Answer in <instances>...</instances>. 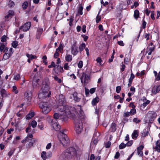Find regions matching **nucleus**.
<instances>
[{"mask_svg":"<svg viewBox=\"0 0 160 160\" xmlns=\"http://www.w3.org/2000/svg\"><path fill=\"white\" fill-rule=\"evenodd\" d=\"M59 56V52L56 51L54 55V58H57Z\"/></svg>","mask_w":160,"mask_h":160,"instance_id":"774afa93","label":"nucleus"},{"mask_svg":"<svg viewBox=\"0 0 160 160\" xmlns=\"http://www.w3.org/2000/svg\"><path fill=\"white\" fill-rule=\"evenodd\" d=\"M131 115L135 114L136 113V111L135 108H132L130 112Z\"/></svg>","mask_w":160,"mask_h":160,"instance_id":"de8ad7c7","label":"nucleus"},{"mask_svg":"<svg viewBox=\"0 0 160 160\" xmlns=\"http://www.w3.org/2000/svg\"><path fill=\"white\" fill-rule=\"evenodd\" d=\"M144 148V146L143 145H141L137 148L138 155L141 157L143 156V152L142 150Z\"/></svg>","mask_w":160,"mask_h":160,"instance_id":"a211bd4d","label":"nucleus"},{"mask_svg":"<svg viewBox=\"0 0 160 160\" xmlns=\"http://www.w3.org/2000/svg\"><path fill=\"white\" fill-rule=\"evenodd\" d=\"M141 121L140 119H138L137 118H134L133 120V122L136 123H138L141 122Z\"/></svg>","mask_w":160,"mask_h":160,"instance_id":"6e6d98bb","label":"nucleus"},{"mask_svg":"<svg viewBox=\"0 0 160 160\" xmlns=\"http://www.w3.org/2000/svg\"><path fill=\"white\" fill-rule=\"evenodd\" d=\"M7 52H8L7 53H8V55L11 56L13 53L12 48H11L8 51V50Z\"/></svg>","mask_w":160,"mask_h":160,"instance_id":"bf43d9fd","label":"nucleus"},{"mask_svg":"<svg viewBox=\"0 0 160 160\" xmlns=\"http://www.w3.org/2000/svg\"><path fill=\"white\" fill-rule=\"evenodd\" d=\"M148 114L149 116V121H150V123H153L157 116V113L155 112L149 111Z\"/></svg>","mask_w":160,"mask_h":160,"instance_id":"6e6552de","label":"nucleus"},{"mask_svg":"<svg viewBox=\"0 0 160 160\" xmlns=\"http://www.w3.org/2000/svg\"><path fill=\"white\" fill-rule=\"evenodd\" d=\"M58 102L59 104H66V102L64 96L62 94H60L59 96Z\"/></svg>","mask_w":160,"mask_h":160,"instance_id":"2eb2a0df","label":"nucleus"},{"mask_svg":"<svg viewBox=\"0 0 160 160\" xmlns=\"http://www.w3.org/2000/svg\"><path fill=\"white\" fill-rule=\"evenodd\" d=\"M82 37L83 38V40L84 41L86 42L88 38V36H86L85 35L82 34L81 35Z\"/></svg>","mask_w":160,"mask_h":160,"instance_id":"680f3d73","label":"nucleus"},{"mask_svg":"<svg viewBox=\"0 0 160 160\" xmlns=\"http://www.w3.org/2000/svg\"><path fill=\"white\" fill-rule=\"evenodd\" d=\"M120 156V154L119 152H116V154L114 156V158L117 159H118Z\"/></svg>","mask_w":160,"mask_h":160,"instance_id":"69168bd1","label":"nucleus"},{"mask_svg":"<svg viewBox=\"0 0 160 160\" xmlns=\"http://www.w3.org/2000/svg\"><path fill=\"white\" fill-rule=\"evenodd\" d=\"M73 95L74 100L78 102L80 101L81 98L78 97L77 93H74Z\"/></svg>","mask_w":160,"mask_h":160,"instance_id":"72a5a7b5","label":"nucleus"},{"mask_svg":"<svg viewBox=\"0 0 160 160\" xmlns=\"http://www.w3.org/2000/svg\"><path fill=\"white\" fill-rule=\"evenodd\" d=\"M7 43L4 44L3 43H0V51L1 52H7L8 50V48L6 47V44Z\"/></svg>","mask_w":160,"mask_h":160,"instance_id":"dca6fc26","label":"nucleus"},{"mask_svg":"<svg viewBox=\"0 0 160 160\" xmlns=\"http://www.w3.org/2000/svg\"><path fill=\"white\" fill-rule=\"evenodd\" d=\"M92 72V69L90 68H88L86 69L85 72L82 73V75L80 78L82 83L87 84L89 82Z\"/></svg>","mask_w":160,"mask_h":160,"instance_id":"7ed1b4c3","label":"nucleus"},{"mask_svg":"<svg viewBox=\"0 0 160 160\" xmlns=\"http://www.w3.org/2000/svg\"><path fill=\"white\" fill-rule=\"evenodd\" d=\"M111 142L110 141H108L105 144V147L106 148H108L110 147Z\"/></svg>","mask_w":160,"mask_h":160,"instance_id":"8fccbe9b","label":"nucleus"},{"mask_svg":"<svg viewBox=\"0 0 160 160\" xmlns=\"http://www.w3.org/2000/svg\"><path fill=\"white\" fill-rule=\"evenodd\" d=\"M63 45L61 42L59 47L56 49V51L58 52L60 51V52H61V50L62 51L63 50Z\"/></svg>","mask_w":160,"mask_h":160,"instance_id":"f704fd0d","label":"nucleus"},{"mask_svg":"<svg viewBox=\"0 0 160 160\" xmlns=\"http://www.w3.org/2000/svg\"><path fill=\"white\" fill-rule=\"evenodd\" d=\"M24 103L29 105L31 104L32 98V93L30 91H28L24 93Z\"/></svg>","mask_w":160,"mask_h":160,"instance_id":"423d86ee","label":"nucleus"},{"mask_svg":"<svg viewBox=\"0 0 160 160\" xmlns=\"http://www.w3.org/2000/svg\"><path fill=\"white\" fill-rule=\"evenodd\" d=\"M65 60L68 62H71L72 60V56L70 55H66L65 57Z\"/></svg>","mask_w":160,"mask_h":160,"instance_id":"7c9ffc66","label":"nucleus"},{"mask_svg":"<svg viewBox=\"0 0 160 160\" xmlns=\"http://www.w3.org/2000/svg\"><path fill=\"white\" fill-rule=\"evenodd\" d=\"M139 132L138 130H135L132 135V138L134 139H136L138 136Z\"/></svg>","mask_w":160,"mask_h":160,"instance_id":"5701e85b","label":"nucleus"},{"mask_svg":"<svg viewBox=\"0 0 160 160\" xmlns=\"http://www.w3.org/2000/svg\"><path fill=\"white\" fill-rule=\"evenodd\" d=\"M14 3L13 2L9 0L8 3V5L9 7L12 8L14 5Z\"/></svg>","mask_w":160,"mask_h":160,"instance_id":"a18cd8bd","label":"nucleus"},{"mask_svg":"<svg viewBox=\"0 0 160 160\" xmlns=\"http://www.w3.org/2000/svg\"><path fill=\"white\" fill-rule=\"evenodd\" d=\"M46 152L45 151H43L42 152L41 157L43 160H45L47 158Z\"/></svg>","mask_w":160,"mask_h":160,"instance_id":"c9c22d12","label":"nucleus"},{"mask_svg":"<svg viewBox=\"0 0 160 160\" xmlns=\"http://www.w3.org/2000/svg\"><path fill=\"white\" fill-rule=\"evenodd\" d=\"M85 95L86 97H88L89 95V90L86 87L85 88Z\"/></svg>","mask_w":160,"mask_h":160,"instance_id":"864d4df0","label":"nucleus"},{"mask_svg":"<svg viewBox=\"0 0 160 160\" xmlns=\"http://www.w3.org/2000/svg\"><path fill=\"white\" fill-rule=\"evenodd\" d=\"M33 136L32 134L28 135L27 137L25 138V139L24 140H22L21 142L22 143H24L25 142H27V141L28 140V138H32L33 137Z\"/></svg>","mask_w":160,"mask_h":160,"instance_id":"2f4dec72","label":"nucleus"},{"mask_svg":"<svg viewBox=\"0 0 160 160\" xmlns=\"http://www.w3.org/2000/svg\"><path fill=\"white\" fill-rule=\"evenodd\" d=\"M144 17L143 19L142 20V28L144 29L146 28V26L147 24V23L144 20Z\"/></svg>","mask_w":160,"mask_h":160,"instance_id":"3c124183","label":"nucleus"},{"mask_svg":"<svg viewBox=\"0 0 160 160\" xmlns=\"http://www.w3.org/2000/svg\"><path fill=\"white\" fill-rule=\"evenodd\" d=\"M74 148L70 147L62 152L59 158V160H70L72 159L75 153Z\"/></svg>","mask_w":160,"mask_h":160,"instance_id":"f03ea898","label":"nucleus"},{"mask_svg":"<svg viewBox=\"0 0 160 160\" xmlns=\"http://www.w3.org/2000/svg\"><path fill=\"white\" fill-rule=\"evenodd\" d=\"M0 92L2 98L4 97H6L8 95L7 93V91L4 89H1L0 91Z\"/></svg>","mask_w":160,"mask_h":160,"instance_id":"4be33fe9","label":"nucleus"},{"mask_svg":"<svg viewBox=\"0 0 160 160\" xmlns=\"http://www.w3.org/2000/svg\"><path fill=\"white\" fill-rule=\"evenodd\" d=\"M101 10V8L100 10H99L98 14L97 15L96 18V22L97 23H98L100 21L101 19V16L100 15H99V14L100 13V11Z\"/></svg>","mask_w":160,"mask_h":160,"instance_id":"473e14b6","label":"nucleus"},{"mask_svg":"<svg viewBox=\"0 0 160 160\" xmlns=\"http://www.w3.org/2000/svg\"><path fill=\"white\" fill-rule=\"evenodd\" d=\"M37 125V122L35 120H33L31 123V126L33 128L36 127Z\"/></svg>","mask_w":160,"mask_h":160,"instance_id":"49530a36","label":"nucleus"},{"mask_svg":"<svg viewBox=\"0 0 160 160\" xmlns=\"http://www.w3.org/2000/svg\"><path fill=\"white\" fill-rule=\"evenodd\" d=\"M54 79L58 82L59 83H60L62 82V80L61 79L59 78L57 76H56L54 77Z\"/></svg>","mask_w":160,"mask_h":160,"instance_id":"09e8293b","label":"nucleus"},{"mask_svg":"<svg viewBox=\"0 0 160 160\" xmlns=\"http://www.w3.org/2000/svg\"><path fill=\"white\" fill-rule=\"evenodd\" d=\"M66 104H59L57 107L58 110L61 112H67V106L66 105Z\"/></svg>","mask_w":160,"mask_h":160,"instance_id":"f8f14e48","label":"nucleus"},{"mask_svg":"<svg viewBox=\"0 0 160 160\" xmlns=\"http://www.w3.org/2000/svg\"><path fill=\"white\" fill-rule=\"evenodd\" d=\"M37 142V141L36 140L33 138H30V139H28L27 142H28V143L26 145V147L30 148L32 146H33L34 144Z\"/></svg>","mask_w":160,"mask_h":160,"instance_id":"ddd939ff","label":"nucleus"},{"mask_svg":"<svg viewBox=\"0 0 160 160\" xmlns=\"http://www.w3.org/2000/svg\"><path fill=\"white\" fill-rule=\"evenodd\" d=\"M83 8L82 6L81 5H80L79 7V9L78 11V14L79 15H82V10H83Z\"/></svg>","mask_w":160,"mask_h":160,"instance_id":"e433bc0d","label":"nucleus"},{"mask_svg":"<svg viewBox=\"0 0 160 160\" xmlns=\"http://www.w3.org/2000/svg\"><path fill=\"white\" fill-rule=\"evenodd\" d=\"M139 16V11L137 10L136 9L134 11V18L137 19Z\"/></svg>","mask_w":160,"mask_h":160,"instance_id":"cd10ccee","label":"nucleus"},{"mask_svg":"<svg viewBox=\"0 0 160 160\" xmlns=\"http://www.w3.org/2000/svg\"><path fill=\"white\" fill-rule=\"evenodd\" d=\"M132 140H131L128 141L126 144V146L129 147L131 146L132 145Z\"/></svg>","mask_w":160,"mask_h":160,"instance_id":"0e129e2a","label":"nucleus"},{"mask_svg":"<svg viewBox=\"0 0 160 160\" xmlns=\"http://www.w3.org/2000/svg\"><path fill=\"white\" fill-rule=\"evenodd\" d=\"M83 66V62L82 61H80L78 64V67L79 68H81Z\"/></svg>","mask_w":160,"mask_h":160,"instance_id":"052dcab7","label":"nucleus"},{"mask_svg":"<svg viewBox=\"0 0 160 160\" xmlns=\"http://www.w3.org/2000/svg\"><path fill=\"white\" fill-rule=\"evenodd\" d=\"M121 86H119L117 87L116 88V92L118 93H120L121 90Z\"/></svg>","mask_w":160,"mask_h":160,"instance_id":"338daca9","label":"nucleus"},{"mask_svg":"<svg viewBox=\"0 0 160 160\" xmlns=\"http://www.w3.org/2000/svg\"><path fill=\"white\" fill-rule=\"evenodd\" d=\"M20 78V74H17L15 76L14 78V79L16 80H18Z\"/></svg>","mask_w":160,"mask_h":160,"instance_id":"e2e57ef3","label":"nucleus"},{"mask_svg":"<svg viewBox=\"0 0 160 160\" xmlns=\"http://www.w3.org/2000/svg\"><path fill=\"white\" fill-rule=\"evenodd\" d=\"M131 114L130 112H124L123 114V116L124 117H128L131 115Z\"/></svg>","mask_w":160,"mask_h":160,"instance_id":"603ef678","label":"nucleus"},{"mask_svg":"<svg viewBox=\"0 0 160 160\" xmlns=\"http://www.w3.org/2000/svg\"><path fill=\"white\" fill-rule=\"evenodd\" d=\"M18 41H16L13 42L12 44V46L14 48H16L17 46H18Z\"/></svg>","mask_w":160,"mask_h":160,"instance_id":"37998d69","label":"nucleus"},{"mask_svg":"<svg viewBox=\"0 0 160 160\" xmlns=\"http://www.w3.org/2000/svg\"><path fill=\"white\" fill-rule=\"evenodd\" d=\"M113 9V6H112V4H111V5L110 6V5L108 6V7L107 9V10L108 12L111 11Z\"/></svg>","mask_w":160,"mask_h":160,"instance_id":"13d9d810","label":"nucleus"},{"mask_svg":"<svg viewBox=\"0 0 160 160\" xmlns=\"http://www.w3.org/2000/svg\"><path fill=\"white\" fill-rule=\"evenodd\" d=\"M62 115L59 114L57 113H55L53 115V118L55 120L58 121V120H61L62 118Z\"/></svg>","mask_w":160,"mask_h":160,"instance_id":"412c9836","label":"nucleus"},{"mask_svg":"<svg viewBox=\"0 0 160 160\" xmlns=\"http://www.w3.org/2000/svg\"><path fill=\"white\" fill-rule=\"evenodd\" d=\"M59 141L64 147L68 146L69 145V140L67 135L65 134L62 130L59 131L58 135Z\"/></svg>","mask_w":160,"mask_h":160,"instance_id":"20e7f679","label":"nucleus"},{"mask_svg":"<svg viewBox=\"0 0 160 160\" xmlns=\"http://www.w3.org/2000/svg\"><path fill=\"white\" fill-rule=\"evenodd\" d=\"M56 67H55L53 70L54 71L55 74H58L59 72L62 73L63 72V70L62 67L57 64H56Z\"/></svg>","mask_w":160,"mask_h":160,"instance_id":"4468645a","label":"nucleus"},{"mask_svg":"<svg viewBox=\"0 0 160 160\" xmlns=\"http://www.w3.org/2000/svg\"><path fill=\"white\" fill-rule=\"evenodd\" d=\"M14 12L12 10H9L8 12V14L5 16L6 18H9L12 17L14 15Z\"/></svg>","mask_w":160,"mask_h":160,"instance_id":"393cba45","label":"nucleus"},{"mask_svg":"<svg viewBox=\"0 0 160 160\" xmlns=\"http://www.w3.org/2000/svg\"><path fill=\"white\" fill-rule=\"evenodd\" d=\"M99 101V98L98 97H96L93 98L92 101V106H95Z\"/></svg>","mask_w":160,"mask_h":160,"instance_id":"a878e982","label":"nucleus"},{"mask_svg":"<svg viewBox=\"0 0 160 160\" xmlns=\"http://www.w3.org/2000/svg\"><path fill=\"white\" fill-rule=\"evenodd\" d=\"M39 106L42 109V112L44 114H48L51 111V108L47 102H40L39 104Z\"/></svg>","mask_w":160,"mask_h":160,"instance_id":"39448f33","label":"nucleus"},{"mask_svg":"<svg viewBox=\"0 0 160 160\" xmlns=\"http://www.w3.org/2000/svg\"><path fill=\"white\" fill-rule=\"evenodd\" d=\"M149 134L148 131L146 130H144L143 133L142 134V136L144 137L146 136H147Z\"/></svg>","mask_w":160,"mask_h":160,"instance_id":"ea45409f","label":"nucleus"},{"mask_svg":"<svg viewBox=\"0 0 160 160\" xmlns=\"http://www.w3.org/2000/svg\"><path fill=\"white\" fill-rule=\"evenodd\" d=\"M12 91L14 92L15 94H17L18 92V91L17 90V88L15 86L12 87Z\"/></svg>","mask_w":160,"mask_h":160,"instance_id":"a19ab883","label":"nucleus"},{"mask_svg":"<svg viewBox=\"0 0 160 160\" xmlns=\"http://www.w3.org/2000/svg\"><path fill=\"white\" fill-rule=\"evenodd\" d=\"M1 41L2 42H6L7 40V37L6 36L3 35L1 38Z\"/></svg>","mask_w":160,"mask_h":160,"instance_id":"5fc2aeb1","label":"nucleus"},{"mask_svg":"<svg viewBox=\"0 0 160 160\" xmlns=\"http://www.w3.org/2000/svg\"><path fill=\"white\" fill-rule=\"evenodd\" d=\"M43 32V29L39 28L38 29L37 33L36 35V38L37 39H40V36Z\"/></svg>","mask_w":160,"mask_h":160,"instance_id":"aec40b11","label":"nucleus"},{"mask_svg":"<svg viewBox=\"0 0 160 160\" xmlns=\"http://www.w3.org/2000/svg\"><path fill=\"white\" fill-rule=\"evenodd\" d=\"M150 102V101L149 100H147L146 101L144 102L142 105V106L143 108H144L146 107L148 104Z\"/></svg>","mask_w":160,"mask_h":160,"instance_id":"c03bdc74","label":"nucleus"},{"mask_svg":"<svg viewBox=\"0 0 160 160\" xmlns=\"http://www.w3.org/2000/svg\"><path fill=\"white\" fill-rule=\"evenodd\" d=\"M160 91V85L154 86L152 89V92L155 95Z\"/></svg>","mask_w":160,"mask_h":160,"instance_id":"f3484780","label":"nucleus"},{"mask_svg":"<svg viewBox=\"0 0 160 160\" xmlns=\"http://www.w3.org/2000/svg\"><path fill=\"white\" fill-rule=\"evenodd\" d=\"M28 2L27 1H25L23 3L22 7L23 9L24 10L26 9L28 6Z\"/></svg>","mask_w":160,"mask_h":160,"instance_id":"4c0bfd02","label":"nucleus"},{"mask_svg":"<svg viewBox=\"0 0 160 160\" xmlns=\"http://www.w3.org/2000/svg\"><path fill=\"white\" fill-rule=\"evenodd\" d=\"M34 112H32L29 113L28 114L26 117V119L27 120H29L31 119L34 116Z\"/></svg>","mask_w":160,"mask_h":160,"instance_id":"c85d7f7f","label":"nucleus"},{"mask_svg":"<svg viewBox=\"0 0 160 160\" xmlns=\"http://www.w3.org/2000/svg\"><path fill=\"white\" fill-rule=\"evenodd\" d=\"M76 114L77 116L74 115L73 116V119L74 121L75 125V130L76 133L78 134L80 133L82 131L83 128V124L81 120L84 118V112L81 109V107L78 110L74 108Z\"/></svg>","mask_w":160,"mask_h":160,"instance_id":"f257e3e1","label":"nucleus"},{"mask_svg":"<svg viewBox=\"0 0 160 160\" xmlns=\"http://www.w3.org/2000/svg\"><path fill=\"white\" fill-rule=\"evenodd\" d=\"M135 77L134 75L132 73H131V76L130 78L129 79L128 81V87H130L132 84V82L133 81V79Z\"/></svg>","mask_w":160,"mask_h":160,"instance_id":"b1692460","label":"nucleus"},{"mask_svg":"<svg viewBox=\"0 0 160 160\" xmlns=\"http://www.w3.org/2000/svg\"><path fill=\"white\" fill-rule=\"evenodd\" d=\"M86 47V44L84 43L83 42L81 44L79 47V52L80 53L85 49Z\"/></svg>","mask_w":160,"mask_h":160,"instance_id":"bb28decb","label":"nucleus"},{"mask_svg":"<svg viewBox=\"0 0 160 160\" xmlns=\"http://www.w3.org/2000/svg\"><path fill=\"white\" fill-rule=\"evenodd\" d=\"M8 53H7V52H6L4 54L3 57V59L4 60H7L11 56H9L8 54Z\"/></svg>","mask_w":160,"mask_h":160,"instance_id":"58836bf2","label":"nucleus"},{"mask_svg":"<svg viewBox=\"0 0 160 160\" xmlns=\"http://www.w3.org/2000/svg\"><path fill=\"white\" fill-rule=\"evenodd\" d=\"M48 91H43L42 93H39L38 94V97L40 99L45 98H49L51 95V92L49 91L48 92Z\"/></svg>","mask_w":160,"mask_h":160,"instance_id":"1a4fd4ad","label":"nucleus"},{"mask_svg":"<svg viewBox=\"0 0 160 160\" xmlns=\"http://www.w3.org/2000/svg\"><path fill=\"white\" fill-rule=\"evenodd\" d=\"M96 61L98 63H99L100 65H101L102 62V61L100 57H98L96 59Z\"/></svg>","mask_w":160,"mask_h":160,"instance_id":"4d7b16f0","label":"nucleus"},{"mask_svg":"<svg viewBox=\"0 0 160 160\" xmlns=\"http://www.w3.org/2000/svg\"><path fill=\"white\" fill-rule=\"evenodd\" d=\"M78 47L77 46V42H74L73 44L71 46V52L74 55H76L78 52Z\"/></svg>","mask_w":160,"mask_h":160,"instance_id":"9d476101","label":"nucleus"},{"mask_svg":"<svg viewBox=\"0 0 160 160\" xmlns=\"http://www.w3.org/2000/svg\"><path fill=\"white\" fill-rule=\"evenodd\" d=\"M50 82L48 78L45 79L42 83V91H48L50 88Z\"/></svg>","mask_w":160,"mask_h":160,"instance_id":"0eeeda50","label":"nucleus"},{"mask_svg":"<svg viewBox=\"0 0 160 160\" xmlns=\"http://www.w3.org/2000/svg\"><path fill=\"white\" fill-rule=\"evenodd\" d=\"M111 128L112 132H115L116 130V124L115 123L113 122L112 123L111 126Z\"/></svg>","mask_w":160,"mask_h":160,"instance_id":"c756f323","label":"nucleus"},{"mask_svg":"<svg viewBox=\"0 0 160 160\" xmlns=\"http://www.w3.org/2000/svg\"><path fill=\"white\" fill-rule=\"evenodd\" d=\"M55 122L56 124L55 123H53V120L52 119H50L49 121V122L51 123V124H55V126H56V127H55V129L57 131H60L61 130H60V128H61V126L58 125V124H57V122H56V121H55Z\"/></svg>","mask_w":160,"mask_h":160,"instance_id":"6ab92c4d","label":"nucleus"},{"mask_svg":"<svg viewBox=\"0 0 160 160\" xmlns=\"http://www.w3.org/2000/svg\"><path fill=\"white\" fill-rule=\"evenodd\" d=\"M126 146V145L123 142L121 143L119 146V149H121L124 148Z\"/></svg>","mask_w":160,"mask_h":160,"instance_id":"79ce46f5","label":"nucleus"},{"mask_svg":"<svg viewBox=\"0 0 160 160\" xmlns=\"http://www.w3.org/2000/svg\"><path fill=\"white\" fill-rule=\"evenodd\" d=\"M31 26V22H28L25 23L23 25L20 27V30H22L24 32L27 31L28 30Z\"/></svg>","mask_w":160,"mask_h":160,"instance_id":"9b49d317","label":"nucleus"}]
</instances>
